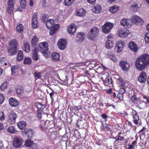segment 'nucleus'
Instances as JSON below:
<instances>
[{"instance_id":"nucleus-1","label":"nucleus","mask_w":149,"mask_h":149,"mask_svg":"<svg viewBox=\"0 0 149 149\" xmlns=\"http://www.w3.org/2000/svg\"><path fill=\"white\" fill-rule=\"evenodd\" d=\"M149 65V55L145 54L139 56L135 63L136 68L139 71L144 70Z\"/></svg>"},{"instance_id":"nucleus-2","label":"nucleus","mask_w":149,"mask_h":149,"mask_svg":"<svg viewBox=\"0 0 149 149\" xmlns=\"http://www.w3.org/2000/svg\"><path fill=\"white\" fill-rule=\"evenodd\" d=\"M9 43L10 46L8 49V52L9 55L13 56L16 54L17 52V48L18 43L17 41L15 40H12Z\"/></svg>"},{"instance_id":"nucleus-3","label":"nucleus","mask_w":149,"mask_h":149,"mask_svg":"<svg viewBox=\"0 0 149 149\" xmlns=\"http://www.w3.org/2000/svg\"><path fill=\"white\" fill-rule=\"evenodd\" d=\"M99 29L95 27L91 29L87 35L88 38L90 40H94L96 38L99 32Z\"/></svg>"},{"instance_id":"nucleus-4","label":"nucleus","mask_w":149,"mask_h":149,"mask_svg":"<svg viewBox=\"0 0 149 149\" xmlns=\"http://www.w3.org/2000/svg\"><path fill=\"white\" fill-rule=\"evenodd\" d=\"M38 50L40 51L42 53L44 54V56L47 58L48 56L47 52L48 50V44L45 42H41L39 44Z\"/></svg>"},{"instance_id":"nucleus-5","label":"nucleus","mask_w":149,"mask_h":149,"mask_svg":"<svg viewBox=\"0 0 149 149\" xmlns=\"http://www.w3.org/2000/svg\"><path fill=\"white\" fill-rule=\"evenodd\" d=\"M23 140L19 137L16 136L14 138L12 142L13 146L16 148H19L22 144Z\"/></svg>"},{"instance_id":"nucleus-6","label":"nucleus","mask_w":149,"mask_h":149,"mask_svg":"<svg viewBox=\"0 0 149 149\" xmlns=\"http://www.w3.org/2000/svg\"><path fill=\"white\" fill-rule=\"evenodd\" d=\"M113 26V24L110 22H107L103 26L102 31L105 33H108Z\"/></svg>"},{"instance_id":"nucleus-7","label":"nucleus","mask_w":149,"mask_h":149,"mask_svg":"<svg viewBox=\"0 0 149 149\" xmlns=\"http://www.w3.org/2000/svg\"><path fill=\"white\" fill-rule=\"evenodd\" d=\"M17 117V115L13 112H10L8 115V121L11 124H13L15 123V119Z\"/></svg>"},{"instance_id":"nucleus-8","label":"nucleus","mask_w":149,"mask_h":149,"mask_svg":"<svg viewBox=\"0 0 149 149\" xmlns=\"http://www.w3.org/2000/svg\"><path fill=\"white\" fill-rule=\"evenodd\" d=\"M125 45L124 42L121 40L119 41L115 47V51L118 53H120L122 52L123 46Z\"/></svg>"},{"instance_id":"nucleus-9","label":"nucleus","mask_w":149,"mask_h":149,"mask_svg":"<svg viewBox=\"0 0 149 149\" xmlns=\"http://www.w3.org/2000/svg\"><path fill=\"white\" fill-rule=\"evenodd\" d=\"M23 136L27 138H31L33 134L32 130L31 129H26L24 131H22Z\"/></svg>"},{"instance_id":"nucleus-10","label":"nucleus","mask_w":149,"mask_h":149,"mask_svg":"<svg viewBox=\"0 0 149 149\" xmlns=\"http://www.w3.org/2000/svg\"><path fill=\"white\" fill-rule=\"evenodd\" d=\"M120 23L125 28L130 27L132 24V20L130 19L124 18L120 21Z\"/></svg>"},{"instance_id":"nucleus-11","label":"nucleus","mask_w":149,"mask_h":149,"mask_svg":"<svg viewBox=\"0 0 149 149\" xmlns=\"http://www.w3.org/2000/svg\"><path fill=\"white\" fill-rule=\"evenodd\" d=\"M67 42L65 40L60 39L58 41V48L61 50L64 49L66 48Z\"/></svg>"},{"instance_id":"nucleus-12","label":"nucleus","mask_w":149,"mask_h":149,"mask_svg":"<svg viewBox=\"0 0 149 149\" xmlns=\"http://www.w3.org/2000/svg\"><path fill=\"white\" fill-rule=\"evenodd\" d=\"M119 65L122 70L124 71H127L130 67V64L126 61H120Z\"/></svg>"},{"instance_id":"nucleus-13","label":"nucleus","mask_w":149,"mask_h":149,"mask_svg":"<svg viewBox=\"0 0 149 149\" xmlns=\"http://www.w3.org/2000/svg\"><path fill=\"white\" fill-rule=\"evenodd\" d=\"M132 22L135 23L136 24H139L140 25H141L143 23V20L140 17L136 15H134L132 17Z\"/></svg>"},{"instance_id":"nucleus-14","label":"nucleus","mask_w":149,"mask_h":149,"mask_svg":"<svg viewBox=\"0 0 149 149\" xmlns=\"http://www.w3.org/2000/svg\"><path fill=\"white\" fill-rule=\"evenodd\" d=\"M32 26L33 28H36L38 27V23L37 21V17L36 13H34L32 18Z\"/></svg>"},{"instance_id":"nucleus-15","label":"nucleus","mask_w":149,"mask_h":149,"mask_svg":"<svg viewBox=\"0 0 149 149\" xmlns=\"http://www.w3.org/2000/svg\"><path fill=\"white\" fill-rule=\"evenodd\" d=\"M85 35L83 33L79 32L77 33L76 40L77 42H82L85 39Z\"/></svg>"},{"instance_id":"nucleus-16","label":"nucleus","mask_w":149,"mask_h":149,"mask_svg":"<svg viewBox=\"0 0 149 149\" xmlns=\"http://www.w3.org/2000/svg\"><path fill=\"white\" fill-rule=\"evenodd\" d=\"M146 73L144 72H142L139 75L138 80L141 83H144L146 81Z\"/></svg>"},{"instance_id":"nucleus-17","label":"nucleus","mask_w":149,"mask_h":149,"mask_svg":"<svg viewBox=\"0 0 149 149\" xmlns=\"http://www.w3.org/2000/svg\"><path fill=\"white\" fill-rule=\"evenodd\" d=\"M76 29V26L74 23H72L67 28V31L70 34L72 35L75 32Z\"/></svg>"},{"instance_id":"nucleus-18","label":"nucleus","mask_w":149,"mask_h":149,"mask_svg":"<svg viewBox=\"0 0 149 149\" xmlns=\"http://www.w3.org/2000/svg\"><path fill=\"white\" fill-rule=\"evenodd\" d=\"M128 46L130 49L134 52H136L138 49L137 45L133 42H130L128 44Z\"/></svg>"},{"instance_id":"nucleus-19","label":"nucleus","mask_w":149,"mask_h":149,"mask_svg":"<svg viewBox=\"0 0 149 149\" xmlns=\"http://www.w3.org/2000/svg\"><path fill=\"white\" fill-rule=\"evenodd\" d=\"M132 113L133 115L134 123L137 125L138 124V121L139 120V117L137 115V113L135 110L132 109Z\"/></svg>"},{"instance_id":"nucleus-20","label":"nucleus","mask_w":149,"mask_h":149,"mask_svg":"<svg viewBox=\"0 0 149 149\" xmlns=\"http://www.w3.org/2000/svg\"><path fill=\"white\" fill-rule=\"evenodd\" d=\"M128 31L124 30L121 29H119L118 30V35L120 37L123 38L126 37L128 34Z\"/></svg>"},{"instance_id":"nucleus-21","label":"nucleus","mask_w":149,"mask_h":149,"mask_svg":"<svg viewBox=\"0 0 149 149\" xmlns=\"http://www.w3.org/2000/svg\"><path fill=\"white\" fill-rule=\"evenodd\" d=\"M32 54V58L33 60L35 61H37L38 60L39 58L36 48H34L33 49Z\"/></svg>"},{"instance_id":"nucleus-22","label":"nucleus","mask_w":149,"mask_h":149,"mask_svg":"<svg viewBox=\"0 0 149 149\" xmlns=\"http://www.w3.org/2000/svg\"><path fill=\"white\" fill-rule=\"evenodd\" d=\"M101 10V6L99 4L95 6H94L92 9L93 12L95 13H99Z\"/></svg>"},{"instance_id":"nucleus-23","label":"nucleus","mask_w":149,"mask_h":149,"mask_svg":"<svg viewBox=\"0 0 149 149\" xmlns=\"http://www.w3.org/2000/svg\"><path fill=\"white\" fill-rule=\"evenodd\" d=\"M9 102V104L12 107H15L18 104L17 100L13 98H10Z\"/></svg>"},{"instance_id":"nucleus-24","label":"nucleus","mask_w":149,"mask_h":149,"mask_svg":"<svg viewBox=\"0 0 149 149\" xmlns=\"http://www.w3.org/2000/svg\"><path fill=\"white\" fill-rule=\"evenodd\" d=\"M77 15L79 16H84L86 13V10L84 8H81L78 10L76 12Z\"/></svg>"},{"instance_id":"nucleus-25","label":"nucleus","mask_w":149,"mask_h":149,"mask_svg":"<svg viewBox=\"0 0 149 149\" xmlns=\"http://www.w3.org/2000/svg\"><path fill=\"white\" fill-rule=\"evenodd\" d=\"M139 8V7L137 4L136 3H134L132 4L130 7V9L134 12H136Z\"/></svg>"},{"instance_id":"nucleus-26","label":"nucleus","mask_w":149,"mask_h":149,"mask_svg":"<svg viewBox=\"0 0 149 149\" xmlns=\"http://www.w3.org/2000/svg\"><path fill=\"white\" fill-rule=\"evenodd\" d=\"M60 55L57 53H53L52 54V60L54 61H58L59 60Z\"/></svg>"},{"instance_id":"nucleus-27","label":"nucleus","mask_w":149,"mask_h":149,"mask_svg":"<svg viewBox=\"0 0 149 149\" xmlns=\"http://www.w3.org/2000/svg\"><path fill=\"white\" fill-rule=\"evenodd\" d=\"M26 125V122L24 121H21L17 125L18 127L20 130H24L25 129Z\"/></svg>"},{"instance_id":"nucleus-28","label":"nucleus","mask_w":149,"mask_h":149,"mask_svg":"<svg viewBox=\"0 0 149 149\" xmlns=\"http://www.w3.org/2000/svg\"><path fill=\"white\" fill-rule=\"evenodd\" d=\"M54 21L51 19L47 21L46 23V25L47 28L49 29L52 28L53 25Z\"/></svg>"},{"instance_id":"nucleus-29","label":"nucleus","mask_w":149,"mask_h":149,"mask_svg":"<svg viewBox=\"0 0 149 149\" xmlns=\"http://www.w3.org/2000/svg\"><path fill=\"white\" fill-rule=\"evenodd\" d=\"M23 59V53L22 51L19 50L18 51L17 60L18 61H22Z\"/></svg>"},{"instance_id":"nucleus-30","label":"nucleus","mask_w":149,"mask_h":149,"mask_svg":"<svg viewBox=\"0 0 149 149\" xmlns=\"http://www.w3.org/2000/svg\"><path fill=\"white\" fill-rule=\"evenodd\" d=\"M24 50L25 52L28 53L29 52L30 50V46L29 43L28 42L24 43Z\"/></svg>"},{"instance_id":"nucleus-31","label":"nucleus","mask_w":149,"mask_h":149,"mask_svg":"<svg viewBox=\"0 0 149 149\" xmlns=\"http://www.w3.org/2000/svg\"><path fill=\"white\" fill-rule=\"evenodd\" d=\"M119 6H113L110 7L109 8V11L113 13H116L118 10Z\"/></svg>"},{"instance_id":"nucleus-32","label":"nucleus","mask_w":149,"mask_h":149,"mask_svg":"<svg viewBox=\"0 0 149 149\" xmlns=\"http://www.w3.org/2000/svg\"><path fill=\"white\" fill-rule=\"evenodd\" d=\"M104 83L105 85H107V84H111L112 83L111 78L109 76L107 77H106L105 79L104 80Z\"/></svg>"},{"instance_id":"nucleus-33","label":"nucleus","mask_w":149,"mask_h":149,"mask_svg":"<svg viewBox=\"0 0 149 149\" xmlns=\"http://www.w3.org/2000/svg\"><path fill=\"white\" fill-rule=\"evenodd\" d=\"M36 105L37 109H38V110H39L40 111L45 107V106L44 105L42 104L40 102H38L36 103Z\"/></svg>"},{"instance_id":"nucleus-34","label":"nucleus","mask_w":149,"mask_h":149,"mask_svg":"<svg viewBox=\"0 0 149 149\" xmlns=\"http://www.w3.org/2000/svg\"><path fill=\"white\" fill-rule=\"evenodd\" d=\"M113 46V42L109 40H107L105 44V47L107 48L110 49Z\"/></svg>"},{"instance_id":"nucleus-35","label":"nucleus","mask_w":149,"mask_h":149,"mask_svg":"<svg viewBox=\"0 0 149 149\" xmlns=\"http://www.w3.org/2000/svg\"><path fill=\"white\" fill-rule=\"evenodd\" d=\"M16 29L17 31L19 33H21L23 31V28L22 24H20L18 25L16 27Z\"/></svg>"},{"instance_id":"nucleus-36","label":"nucleus","mask_w":149,"mask_h":149,"mask_svg":"<svg viewBox=\"0 0 149 149\" xmlns=\"http://www.w3.org/2000/svg\"><path fill=\"white\" fill-rule=\"evenodd\" d=\"M121 90H123V92H122L121 93H118L117 96V98L120 100H122L123 99V94L125 91V88H121Z\"/></svg>"},{"instance_id":"nucleus-37","label":"nucleus","mask_w":149,"mask_h":149,"mask_svg":"<svg viewBox=\"0 0 149 149\" xmlns=\"http://www.w3.org/2000/svg\"><path fill=\"white\" fill-rule=\"evenodd\" d=\"M7 82L5 81L2 84L0 88L1 91H3L7 88Z\"/></svg>"},{"instance_id":"nucleus-38","label":"nucleus","mask_w":149,"mask_h":149,"mask_svg":"<svg viewBox=\"0 0 149 149\" xmlns=\"http://www.w3.org/2000/svg\"><path fill=\"white\" fill-rule=\"evenodd\" d=\"M7 131L9 132L12 134L15 133L17 132L14 127L12 126L9 127L7 129Z\"/></svg>"},{"instance_id":"nucleus-39","label":"nucleus","mask_w":149,"mask_h":149,"mask_svg":"<svg viewBox=\"0 0 149 149\" xmlns=\"http://www.w3.org/2000/svg\"><path fill=\"white\" fill-rule=\"evenodd\" d=\"M31 63V59L29 57L24 58V64H30Z\"/></svg>"},{"instance_id":"nucleus-40","label":"nucleus","mask_w":149,"mask_h":149,"mask_svg":"<svg viewBox=\"0 0 149 149\" xmlns=\"http://www.w3.org/2000/svg\"><path fill=\"white\" fill-rule=\"evenodd\" d=\"M33 143V141L29 139L26 140L25 142V145L27 147H31Z\"/></svg>"},{"instance_id":"nucleus-41","label":"nucleus","mask_w":149,"mask_h":149,"mask_svg":"<svg viewBox=\"0 0 149 149\" xmlns=\"http://www.w3.org/2000/svg\"><path fill=\"white\" fill-rule=\"evenodd\" d=\"M38 37L37 36H34L32 38L31 43L33 45H35L36 43L38 42Z\"/></svg>"},{"instance_id":"nucleus-42","label":"nucleus","mask_w":149,"mask_h":149,"mask_svg":"<svg viewBox=\"0 0 149 149\" xmlns=\"http://www.w3.org/2000/svg\"><path fill=\"white\" fill-rule=\"evenodd\" d=\"M39 127L42 130H43L44 128L47 129L48 128V127L47 126H46V124H45L44 121H43L41 122V124Z\"/></svg>"},{"instance_id":"nucleus-43","label":"nucleus","mask_w":149,"mask_h":149,"mask_svg":"<svg viewBox=\"0 0 149 149\" xmlns=\"http://www.w3.org/2000/svg\"><path fill=\"white\" fill-rule=\"evenodd\" d=\"M14 10V7L8 6L7 9V12L9 14H11L13 13Z\"/></svg>"},{"instance_id":"nucleus-44","label":"nucleus","mask_w":149,"mask_h":149,"mask_svg":"<svg viewBox=\"0 0 149 149\" xmlns=\"http://www.w3.org/2000/svg\"><path fill=\"white\" fill-rule=\"evenodd\" d=\"M20 2L21 7L23 9H25L26 7L25 0H20Z\"/></svg>"},{"instance_id":"nucleus-45","label":"nucleus","mask_w":149,"mask_h":149,"mask_svg":"<svg viewBox=\"0 0 149 149\" xmlns=\"http://www.w3.org/2000/svg\"><path fill=\"white\" fill-rule=\"evenodd\" d=\"M101 129H102V130H104L106 128L107 130H109L110 129V127L107 124H102L101 127Z\"/></svg>"},{"instance_id":"nucleus-46","label":"nucleus","mask_w":149,"mask_h":149,"mask_svg":"<svg viewBox=\"0 0 149 149\" xmlns=\"http://www.w3.org/2000/svg\"><path fill=\"white\" fill-rule=\"evenodd\" d=\"M74 0H65L64 3L65 5L68 6H70Z\"/></svg>"},{"instance_id":"nucleus-47","label":"nucleus","mask_w":149,"mask_h":149,"mask_svg":"<svg viewBox=\"0 0 149 149\" xmlns=\"http://www.w3.org/2000/svg\"><path fill=\"white\" fill-rule=\"evenodd\" d=\"M17 70V68L15 66H13L11 68V74L13 75L15 73Z\"/></svg>"},{"instance_id":"nucleus-48","label":"nucleus","mask_w":149,"mask_h":149,"mask_svg":"<svg viewBox=\"0 0 149 149\" xmlns=\"http://www.w3.org/2000/svg\"><path fill=\"white\" fill-rule=\"evenodd\" d=\"M16 91L18 94H21L23 92V88L21 87H19L17 88Z\"/></svg>"},{"instance_id":"nucleus-49","label":"nucleus","mask_w":149,"mask_h":149,"mask_svg":"<svg viewBox=\"0 0 149 149\" xmlns=\"http://www.w3.org/2000/svg\"><path fill=\"white\" fill-rule=\"evenodd\" d=\"M14 0H8L7 2L8 6L14 7L13 1Z\"/></svg>"},{"instance_id":"nucleus-50","label":"nucleus","mask_w":149,"mask_h":149,"mask_svg":"<svg viewBox=\"0 0 149 149\" xmlns=\"http://www.w3.org/2000/svg\"><path fill=\"white\" fill-rule=\"evenodd\" d=\"M145 40L146 43L149 44V33L145 36Z\"/></svg>"},{"instance_id":"nucleus-51","label":"nucleus","mask_w":149,"mask_h":149,"mask_svg":"<svg viewBox=\"0 0 149 149\" xmlns=\"http://www.w3.org/2000/svg\"><path fill=\"white\" fill-rule=\"evenodd\" d=\"M47 18V15L46 14H44L42 15V18L41 19V21L43 22H45Z\"/></svg>"},{"instance_id":"nucleus-52","label":"nucleus","mask_w":149,"mask_h":149,"mask_svg":"<svg viewBox=\"0 0 149 149\" xmlns=\"http://www.w3.org/2000/svg\"><path fill=\"white\" fill-rule=\"evenodd\" d=\"M68 79L67 78V76L65 77V79L64 80L63 84L65 85H68L70 84V82H69L68 81Z\"/></svg>"},{"instance_id":"nucleus-53","label":"nucleus","mask_w":149,"mask_h":149,"mask_svg":"<svg viewBox=\"0 0 149 149\" xmlns=\"http://www.w3.org/2000/svg\"><path fill=\"white\" fill-rule=\"evenodd\" d=\"M35 78H39L41 77L40 73L35 72L34 73Z\"/></svg>"},{"instance_id":"nucleus-54","label":"nucleus","mask_w":149,"mask_h":149,"mask_svg":"<svg viewBox=\"0 0 149 149\" xmlns=\"http://www.w3.org/2000/svg\"><path fill=\"white\" fill-rule=\"evenodd\" d=\"M31 148H32V149H37L38 148L37 145L36 143H34L33 142Z\"/></svg>"},{"instance_id":"nucleus-55","label":"nucleus","mask_w":149,"mask_h":149,"mask_svg":"<svg viewBox=\"0 0 149 149\" xmlns=\"http://www.w3.org/2000/svg\"><path fill=\"white\" fill-rule=\"evenodd\" d=\"M5 117L4 115V113L2 111L0 112V119L2 120H4Z\"/></svg>"},{"instance_id":"nucleus-56","label":"nucleus","mask_w":149,"mask_h":149,"mask_svg":"<svg viewBox=\"0 0 149 149\" xmlns=\"http://www.w3.org/2000/svg\"><path fill=\"white\" fill-rule=\"evenodd\" d=\"M4 100V97L2 94H0V104L2 103Z\"/></svg>"},{"instance_id":"nucleus-57","label":"nucleus","mask_w":149,"mask_h":149,"mask_svg":"<svg viewBox=\"0 0 149 149\" xmlns=\"http://www.w3.org/2000/svg\"><path fill=\"white\" fill-rule=\"evenodd\" d=\"M49 29H50V30L49 31V33L50 35H52L55 33V30H54V29H53L52 28Z\"/></svg>"},{"instance_id":"nucleus-58","label":"nucleus","mask_w":149,"mask_h":149,"mask_svg":"<svg viewBox=\"0 0 149 149\" xmlns=\"http://www.w3.org/2000/svg\"><path fill=\"white\" fill-rule=\"evenodd\" d=\"M59 26V25L58 24H56L55 25L53 26L52 27V29L55 30V31L58 28Z\"/></svg>"},{"instance_id":"nucleus-59","label":"nucleus","mask_w":149,"mask_h":149,"mask_svg":"<svg viewBox=\"0 0 149 149\" xmlns=\"http://www.w3.org/2000/svg\"><path fill=\"white\" fill-rule=\"evenodd\" d=\"M131 100H132V102H134L135 101L137 100V99L136 96L134 95L131 97Z\"/></svg>"},{"instance_id":"nucleus-60","label":"nucleus","mask_w":149,"mask_h":149,"mask_svg":"<svg viewBox=\"0 0 149 149\" xmlns=\"http://www.w3.org/2000/svg\"><path fill=\"white\" fill-rule=\"evenodd\" d=\"M109 58L111 60L113 61H116V59L114 56V55H113V56H110L109 57Z\"/></svg>"},{"instance_id":"nucleus-61","label":"nucleus","mask_w":149,"mask_h":149,"mask_svg":"<svg viewBox=\"0 0 149 149\" xmlns=\"http://www.w3.org/2000/svg\"><path fill=\"white\" fill-rule=\"evenodd\" d=\"M109 58L111 60L113 61H116V59L114 56V55H113V56H110L109 57Z\"/></svg>"},{"instance_id":"nucleus-62","label":"nucleus","mask_w":149,"mask_h":149,"mask_svg":"<svg viewBox=\"0 0 149 149\" xmlns=\"http://www.w3.org/2000/svg\"><path fill=\"white\" fill-rule=\"evenodd\" d=\"M109 58L111 60L113 61H116V59L114 56V55H113V56H110L109 57Z\"/></svg>"},{"instance_id":"nucleus-63","label":"nucleus","mask_w":149,"mask_h":149,"mask_svg":"<svg viewBox=\"0 0 149 149\" xmlns=\"http://www.w3.org/2000/svg\"><path fill=\"white\" fill-rule=\"evenodd\" d=\"M96 0H87V2L89 3L92 4H94L95 1Z\"/></svg>"},{"instance_id":"nucleus-64","label":"nucleus","mask_w":149,"mask_h":149,"mask_svg":"<svg viewBox=\"0 0 149 149\" xmlns=\"http://www.w3.org/2000/svg\"><path fill=\"white\" fill-rule=\"evenodd\" d=\"M119 83L120 86H121L123 87L125 85V84L123 81L122 80H121V81H119Z\"/></svg>"}]
</instances>
